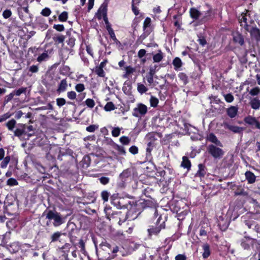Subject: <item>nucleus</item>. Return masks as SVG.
I'll return each mask as SVG.
<instances>
[{
	"instance_id": "6e6d98bb",
	"label": "nucleus",
	"mask_w": 260,
	"mask_h": 260,
	"mask_svg": "<svg viewBox=\"0 0 260 260\" xmlns=\"http://www.w3.org/2000/svg\"><path fill=\"white\" fill-rule=\"evenodd\" d=\"M66 101L63 98H57L56 99V104L59 107H61L66 104Z\"/></svg>"
},
{
	"instance_id": "7ed1b4c3",
	"label": "nucleus",
	"mask_w": 260,
	"mask_h": 260,
	"mask_svg": "<svg viewBox=\"0 0 260 260\" xmlns=\"http://www.w3.org/2000/svg\"><path fill=\"white\" fill-rule=\"evenodd\" d=\"M46 218L49 220H53V224L54 226H58L64 222L63 219L60 214L55 211L50 210L48 212Z\"/></svg>"
},
{
	"instance_id": "a19ab883",
	"label": "nucleus",
	"mask_w": 260,
	"mask_h": 260,
	"mask_svg": "<svg viewBox=\"0 0 260 260\" xmlns=\"http://www.w3.org/2000/svg\"><path fill=\"white\" fill-rule=\"evenodd\" d=\"M121 128L118 127H112V135L114 137H117L119 136Z\"/></svg>"
},
{
	"instance_id": "b1692460",
	"label": "nucleus",
	"mask_w": 260,
	"mask_h": 260,
	"mask_svg": "<svg viewBox=\"0 0 260 260\" xmlns=\"http://www.w3.org/2000/svg\"><path fill=\"white\" fill-rule=\"evenodd\" d=\"M190 15L191 18L197 19L201 16V13L196 8H191L190 10Z\"/></svg>"
},
{
	"instance_id": "bb28decb",
	"label": "nucleus",
	"mask_w": 260,
	"mask_h": 260,
	"mask_svg": "<svg viewBox=\"0 0 260 260\" xmlns=\"http://www.w3.org/2000/svg\"><path fill=\"white\" fill-rule=\"evenodd\" d=\"M64 36L61 35H57L53 37V40L56 44L62 43L64 41Z\"/></svg>"
},
{
	"instance_id": "dca6fc26",
	"label": "nucleus",
	"mask_w": 260,
	"mask_h": 260,
	"mask_svg": "<svg viewBox=\"0 0 260 260\" xmlns=\"http://www.w3.org/2000/svg\"><path fill=\"white\" fill-rule=\"evenodd\" d=\"M238 110L237 107L232 106L227 109V114L230 118H234L237 115Z\"/></svg>"
},
{
	"instance_id": "37998d69",
	"label": "nucleus",
	"mask_w": 260,
	"mask_h": 260,
	"mask_svg": "<svg viewBox=\"0 0 260 260\" xmlns=\"http://www.w3.org/2000/svg\"><path fill=\"white\" fill-rule=\"evenodd\" d=\"M223 96L225 101L228 103H232L234 100V98L231 93L225 94Z\"/></svg>"
},
{
	"instance_id": "338daca9",
	"label": "nucleus",
	"mask_w": 260,
	"mask_h": 260,
	"mask_svg": "<svg viewBox=\"0 0 260 260\" xmlns=\"http://www.w3.org/2000/svg\"><path fill=\"white\" fill-rule=\"evenodd\" d=\"M146 50L145 49H140L138 53V56L139 58H142L146 54Z\"/></svg>"
},
{
	"instance_id": "9d476101",
	"label": "nucleus",
	"mask_w": 260,
	"mask_h": 260,
	"mask_svg": "<svg viewBox=\"0 0 260 260\" xmlns=\"http://www.w3.org/2000/svg\"><path fill=\"white\" fill-rule=\"evenodd\" d=\"M223 126L225 128L229 129L234 133L240 134L242 133L243 131V128L242 127L230 124L228 122H224Z\"/></svg>"
},
{
	"instance_id": "5fc2aeb1",
	"label": "nucleus",
	"mask_w": 260,
	"mask_h": 260,
	"mask_svg": "<svg viewBox=\"0 0 260 260\" xmlns=\"http://www.w3.org/2000/svg\"><path fill=\"white\" fill-rule=\"evenodd\" d=\"M75 89L77 91L81 92L85 89V86L83 84L79 83L76 85Z\"/></svg>"
},
{
	"instance_id": "de8ad7c7",
	"label": "nucleus",
	"mask_w": 260,
	"mask_h": 260,
	"mask_svg": "<svg viewBox=\"0 0 260 260\" xmlns=\"http://www.w3.org/2000/svg\"><path fill=\"white\" fill-rule=\"evenodd\" d=\"M86 105L90 108H92L95 105L94 101L91 99H87L85 101Z\"/></svg>"
},
{
	"instance_id": "4d7b16f0",
	"label": "nucleus",
	"mask_w": 260,
	"mask_h": 260,
	"mask_svg": "<svg viewBox=\"0 0 260 260\" xmlns=\"http://www.w3.org/2000/svg\"><path fill=\"white\" fill-rule=\"evenodd\" d=\"M100 183L102 184L106 185L109 182L110 179L106 177H102L99 179Z\"/></svg>"
},
{
	"instance_id": "e433bc0d",
	"label": "nucleus",
	"mask_w": 260,
	"mask_h": 260,
	"mask_svg": "<svg viewBox=\"0 0 260 260\" xmlns=\"http://www.w3.org/2000/svg\"><path fill=\"white\" fill-rule=\"evenodd\" d=\"M10 161V156H6V157L4 158L3 160L2 161L1 164V167L2 168H6Z\"/></svg>"
},
{
	"instance_id": "49530a36",
	"label": "nucleus",
	"mask_w": 260,
	"mask_h": 260,
	"mask_svg": "<svg viewBox=\"0 0 260 260\" xmlns=\"http://www.w3.org/2000/svg\"><path fill=\"white\" fill-rule=\"evenodd\" d=\"M7 184L9 186H15L18 185V183L15 179L11 178L7 180Z\"/></svg>"
},
{
	"instance_id": "58836bf2",
	"label": "nucleus",
	"mask_w": 260,
	"mask_h": 260,
	"mask_svg": "<svg viewBox=\"0 0 260 260\" xmlns=\"http://www.w3.org/2000/svg\"><path fill=\"white\" fill-rule=\"evenodd\" d=\"M150 103L151 107H156L158 103V100L157 98L151 96L150 99Z\"/></svg>"
},
{
	"instance_id": "13d9d810",
	"label": "nucleus",
	"mask_w": 260,
	"mask_h": 260,
	"mask_svg": "<svg viewBox=\"0 0 260 260\" xmlns=\"http://www.w3.org/2000/svg\"><path fill=\"white\" fill-rule=\"evenodd\" d=\"M53 27L58 31H62L64 30V27L62 24H54Z\"/></svg>"
},
{
	"instance_id": "603ef678",
	"label": "nucleus",
	"mask_w": 260,
	"mask_h": 260,
	"mask_svg": "<svg viewBox=\"0 0 260 260\" xmlns=\"http://www.w3.org/2000/svg\"><path fill=\"white\" fill-rule=\"evenodd\" d=\"M12 15V12L10 10L6 9L3 13V16L4 18L7 19Z\"/></svg>"
},
{
	"instance_id": "a18cd8bd",
	"label": "nucleus",
	"mask_w": 260,
	"mask_h": 260,
	"mask_svg": "<svg viewBox=\"0 0 260 260\" xmlns=\"http://www.w3.org/2000/svg\"><path fill=\"white\" fill-rule=\"evenodd\" d=\"M110 193L106 190H104L101 192V197L104 202L108 201Z\"/></svg>"
},
{
	"instance_id": "20e7f679",
	"label": "nucleus",
	"mask_w": 260,
	"mask_h": 260,
	"mask_svg": "<svg viewBox=\"0 0 260 260\" xmlns=\"http://www.w3.org/2000/svg\"><path fill=\"white\" fill-rule=\"evenodd\" d=\"M147 112L148 108L145 105L142 103H138L133 109L132 115L133 116L140 119L143 117Z\"/></svg>"
},
{
	"instance_id": "6ab92c4d",
	"label": "nucleus",
	"mask_w": 260,
	"mask_h": 260,
	"mask_svg": "<svg viewBox=\"0 0 260 260\" xmlns=\"http://www.w3.org/2000/svg\"><path fill=\"white\" fill-rule=\"evenodd\" d=\"M233 40L235 43H237L241 46L243 45L244 43L242 36L238 32L233 34Z\"/></svg>"
},
{
	"instance_id": "f8f14e48",
	"label": "nucleus",
	"mask_w": 260,
	"mask_h": 260,
	"mask_svg": "<svg viewBox=\"0 0 260 260\" xmlns=\"http://www.w3.org/2000/svg\"><path fill=\"white\" fill-rule=\"evenodd\" d=\"M124 199H119L112 197L111 203L118 209L126 208V205L124 204Z\"/></svg>"
},
{
	"instance_id": "864d4df0",
	"label": "nucleus",
	"mask_w": 260,
	"mask_h": 260,
	"mask_svg": "<svg viewBox=\"0 0 260 260\" xmlns=\"http://www.w3.org/2000/svg\"><path fill=\"white\" fill-rule=\"evenodd\" d=\"M120 142L124 145H127L130 141L129 139L126 136H122L119 139Z\"/></svg>"
},
{
	"instance_id": "c03bdc74",
	"label": "nucleus",
	"mask_w": 260,
	"mask_h": 260,
	"mask_svg": "<svg viewBox=\"0 0 260 260\" xmlns=\"http://www.w3.org/2000/svg\"><path fill=\"white\" fill-rule=\"evenodd\" d=\"M99 125L95 124L90 125L86 127V130L90 133L94 132L96 129H98Z\"/></svg>"
},
{
	"instance_id": "680f3d73",
	"label": "nucleus",
	"mask_w": 260,
	"mask_h": 260,
	"mask_svg": "<svg viewBox=\"0 0 260 260\" xmlns=\"http://www.w3.org/2000/svg\"><path fill=\"white\" fill-rule=\"evenodd\" d=\"M10 248H13V252H15L16 251H18L19 249V246L18 245V244L17 243H13L12 245H10Z\"/></svg>"
},
{
	"instance_id": "423d86ee",
	"label": "nucleus",
	"mask_w": 260,
	"mask_h": 260,
	"mask_svg": "<svg viewBox=\"0 0 260 260\" xmlns=\"http://www.w3.org/2000/svg\"><path fill=\"white\" fill-rule=\"evenodd\" d=\"M241 246L245 249H249L250 246L252 247H255L256 249H258L260 247L259 244L257 242L256 240L250 238H245L244 239L241 243Z\"/></svg>"
},
{
	"instance_id": "0eeeda50",
	"label": "nucleus",
	"mask_w": 260,
	"mask_h": 260,
	"mask_svg": "<svg viewBox=\"0 0 260 260\" xmlns=\"http://www.w3.org/2000/svg\"><path fill=\"white\" fill-rule=\"evenodd\" d=\"M244 121L246 124L254 126V127L260 129V122H259L255 117L249 115L244 118Z\"/></svg>"
},
{
	"instance_id": "412c9836",
	"label": "nucleus",
	"mask_w": 260,
	"mask_h": 260,
	"mask_svg": "<svg viewBox=\"0 0 260 260\" xmlns=\"http://www.w3.org/2000/svg\"><path fill=\"white\" fill-rule=\"evenodd\" d=\"M124 69L125 72L122 75V77L125 79L129 78V75L136 71V69L131 66H127L125 67Z\"/></svg>"
},
{
	"instance_id": "5701e85b",
	"label": "nucleus",
	"mask_w": 260,
	"mask_h": 260,
	"mask_svg": "<svg viewBox=\"0 0 260 260\" xmlns=\"http://www.w3.org/2000/svg\"><path fill=\"white\" fill-rule=\"evenodd\" d=\"M203 257L204 258H206L209 256L210 255V246L208 244H204L203 245Z\"/></svg>"
},
{
	"instance_id": "f03ea898",
	"label": "nucleus",
	"mask_w": 260,
	"mask_h": 260,
	"mask_svg": "<svg viewBox=\"0 0 260 260\" xmlns=\"http://www.w3.org/2000/svg\"><path fill=\"white\" fill-rule=\"evenodd\" d=\"M221 148L214 144H210L207 146V148L209 153L214 159H220L224 154Z\"/></svg>"
},
{
	"instance_id": "69168bd1",
	"label": "nucleus",
	"mask_w": 260,
	"mask_h": 260,
	"mask_svg": "<svg viewBox=\"0 0 260 260\" xmlns=\"http://www.w3.org/2000/svg\"><path fill=\"white\" fill-rule=\"evenodd\" d=\"M157 68V66L156 65H154L153 67H151L148 74L154 75L156 72V70Z\"/></svg>"
},
{
	"instance_id": "a878e982",
	"label": "nucleus",
	"mask_w": 260,
	"mask_h": 260,
	"mask_svg": "<svg viewBox=\"0 0 260 260\" xmlns=\"http://www.w3.org/2000/svg\"><path fill=\"white\" fill-rule=\"evenodd\" d=\"M163 58V54L161 51H158V52L153 56V60L154 62H159Z\"/></svg>"
},
{
	"instance_id": "72a5a7b5",
	"label": "nucleus",
	"mask_w": 260,
	"mask_h": 260,
	"mask_svg": "<svg viewBox=\"0 0 260 260\" xmlns=\"http://www.w3.org/2000/svg\"><path fill=\"white\" fill-rule=\"evenodd\" d=\"M137 89L141 94H143L148 90V88L144 85L140 83L138 84Z\"/></svg>"
},
{
	"instance_id": "393cba45",
	"label": "nucleus",
	"mask_w": 260,
	"mask_h": 260,
	"mask_svg": "<svg viewBox=\"0 0 260 260\" xmlns=\"http://www.w3.org/2000/svg\"><path fill=\"white\" fill-rule=\"evenodd\" d=\"M173 64L174 67V69L177 70L181 67L182 64V61L180 58L176 57L173 60Z\"/></svg>"
},
{
	"instance_id": "4be33fe9",
	"label": "nucleus",
	"mask_w": 260,
	"mask_h": 260,
	"mask_svg": "<svg viewBox=\"0 0 260 260\" xmlns=\"http://www.w3.org/2000/svg\"><path fill=\"white\" fill-rule=\"evenodd\" d=\"M181 166L183 168L187 169L188 170L190 169L191 167V162L188 157L186 156H183L182 157V161L181 164Z\"/></svg>"
},
{
	"instance_id": "4c0bfd02",
	"label": "nucleus",
	"mask_w": 260,
	"mask_h": 260,
	"mask_svg": "<svg viewBox=\"0 0 260 260\" xmlns=\"http://www.w3.org/2000/svg\"><path fill=\"white\" fill-rule=\"evenodd\" d=\"M115 108V107L112 102H108L104 107V109L106 111L113 110Z\"/></svg>"
},
{
	"instance_id": "4468645a",
	"label": "nucleus",
	"mask_w": 260,
	"mask_h": 260,
	"mask_svg": "<svg viewBox=\"0 0 260 260\" xmlns=\"http://www.w3.org/2000/svg\"><path fill=\"white\" fill-rule=\"evenodd\" d=\"M207 140H208L209 141H210L211 143H212L213 144H214L215 145H217V146H219L220 147H223L222 144L217 139V138L216 137V136L214 134H213L212 133L210 134L207 136Z\"/></svg>"
},
{
	"instance_id": "39448f33",
	"label": "nucleus",
	"mask_w": 260,
	"mask_h": 260,
	"mask_svg": "<svg viewBox=\"0 0 260 260\" xmlns=\"http://www.w3.org/2000/svg\"><path fill=\"white\" fill-rule=\"evenodd\" d=\"M106 212L107 211H106ZM121 213L122 212L121 211L115 212L112 213L111 214H110V213H108L106 212V215L107 216V218L110 220H111V218L115 219L116 221L119 220L118 223L119 225H121L122 223L124 222L126 220H128L126 215L125 216H124L123 215L122 217H121Z\"/></svg>"
},
{
	"instance_id": "052dcab7",
	"label": "nucleus",
	"mask_w": 260,
	"mask_h": 260,
	"mask_svg": "<svg viewBox=\"0 0 260 260\" xmlns=\"http://www.w3.org/2000/svg\"><path fill=\"white\" fill-rule=\"evenodd\" d=\"M153 76L154 75H151L148 74L146 76V79L147 81V82L150 84H151L154 82L153 80Z\"/></svg>"
},
{
	"instance_id": "2eb2a0df",
	"label": "nucleus",
	"mask_w": 260,
	"mask_h": 260,
	"mask_svg": "<svg viewBox=\"0 0 260 260\" xmlns=\"http://www.w3.org/2000/svg\"><path fill=\"white\" fill-rule=\"evenodd\" d=\"M68 87V82L66 79H62L58 84V88L56 90L58 93L64 92Z\"/></svg>"
},
{
	"instance_id": "09e8293b",
	"label": "nucleus",
	"mask_w": 260,
	"mask_h": 260,
	"mask_svg": "<svg viewBox=\"0 0 260 260\" xmlns=\"http://www.w3.org/2000/svg\"><path fill=\"white\" fill-rule=\"evenodd\" d=\"M67 96L69 99L74 100L76 99L77 94L74 91H69L67 93Z\"/></svg>"
},
{
	"instance_id": "f704fd0d",
	"label": "nucleus",
	"mask_w": 260,
	"mask_h": 260,
	"mask_svg": "<svg viewBox=\"0 0 260 260\" xmlns=\"http://www.w3.org/2000/svg\"><path fill=\"white\" fill-rule=\"evenodd\" d=\"M178 77L181 80L184 85L188 83V77L186 75L183 73H180L178 74Z\"/></svg>"
},
{
	"instance_id": "f3484780",
	"label": "nucleus",
	"mask_w": 260,
	"mask_h": 260,
	"mask_svg": "<svg viewBox=\"0 0 260 260\" xmlns=\"http://www.w3.org/2000/svg\"><path fill=\"white\" fill-rule=\"evenodd\" d=\"M249 104L253 109L258 110L260 108V100L256 98L251 99Z\"/></svg>"
},
{
	"instance_id": "a211bd4d",
	"label": "nucleus",
	"mask_w": 260,
	"mask_h": 260,
	"mask_svg": "<svg viewBox=\"0 0 260 260\" xmlns=\"http://www.w3.org/2000/svg\"><path fill=\"white\" fill-rule=\"evenodd\" d=\"M245 175L248 183L252 184L255 181L256 177L252 172L250 171H247L245 173Z\"/></svg>"
},
{
	"instance_id": "6e6552de",
	"label": "nucleus",
	"mask_w": 260,
	"mask_h": 260,
	"mask_svg": "<svg viewBox=\"0 0 260 260\" xmlns=\"http://www.w3.org/2000/svg\"><path fill=\"white\" fill-rule=\"evenodd\" d=\"M140 212L138 211L136 206H133L126 213L128 220H133L136 219L140 214Z\"/></svg>"
},
{
	"instance_id": "ddd939ff",
	"label": "nucleus",
	"mask_w": 260,
	"mask_h": 260,
	"mask_svg": "<svg viewBox=\"0 0 260 260\" xmlns=\"http://www.w3.org/2000/svg\"><path fill=\"white\" fill-rule=\"evenodd\" d=\"M131 176V172L128 170H124L120 175H119V179L121 180L122 183L121 184L122 186L124 185V183L128 180L129 178Z\"/></svg>"
},
{
	"instance_id": "aec40b11",
	"label": "nucleus",
	"mask_w": 260,
	"mask_h": 260,
	"mask_svg": "<svg viewBox=\"0 0 260 260\" xmlns=\"http://www.w3.org/2000/svg\"><path fill=\"white\" fill-rule=\"evenodd\" d=\"M161 228V225L155 227L151 226L147 231L149 236L156 235L160 232Z\"/></svg>"
},
{
	"instance_id": "79ce46f5",
	"label": "nucleus",
	"mask_w": 260,
	"mask_h": 260,
	"mask_svg": "<svg viewBox=\"0 0 260 260\" xmlns=\"http://www.w3.org/2000/svg\"><path fill=\"white\" fill-rule=\"evenodd\" d=\"M260 92V88L258 87H255L250 90L249 94L251 95L255 96L258 95Z\"/></svg>"
},
{
	"instance_id": "3c124183",
	"label": "nucleus",
	"mask_w": 260,
	"mask_h": 260,
	"mask_svg": "<svg viewBox=\"0 0 260 260\" xmlns=\"http://www.w3.org/2000/svg\"><path fill=\"white\" fill-rule=\"evenodd\" d=\"M26 90V88L25 87H21L15 91H14L15 93V95L17 96H20L22 93H25Z\"/></svg>"
},
{
	"instance_id": "cd10ccee",
	"label": "nucleus",
	"mask_w": 260,
	"mask_h": 260,
	"mask_svg": "<svg viewBox=\"0 0 260 260\" xmlns=\"http://www.w3.org/2000/svg\"><path fill=\"white\" fill-rule=\"evenodd\" d=\"M199 171L197 173V175H198L200 177H203L205 176L206 174V171L205 170V166L202 164H199Z\"/></svg>"
},
{
	"instance_id": "473e14b6",
	"label": "nucleus",
	"mask_w": 260,
	"mask_h": 260,
	"mask_svg": "<svg viewBox=\"0 0 260 260\" xmlns=\"http://www.w3.org/2000/svg\"><path fill=\"white\" fill-rule=\"evenodd\" d=\"M94 72L99 77H104L105 75L103 69L98 66L95 68Z\"/></svg>"
},
{
	"instance_id": "ea45409f",
	"label": "nucleus",
	"mask_w": 260,
	"mask_h": 260,
	"mask_svg": "<svg viewBox=\"0 0 260 260\" xmlns=\"http://www.w3.org/2000/svg\"><path fill=\"white\" fill-rule=\"evenodd\" d=\"M98 13L102 16H106L107 14V8L105 6H101L98 10Z\"/></svg>"
},
{
	"instance_id": "bf43d9fd",
	"label": "nucleus",
	"mask_w": 260,
	"mask_h": 260,
	"mask_svg": "<svg viewBox=\"0 0 260 260\" xmlns=\"http://www.w3.org/2000/svg\"><path fill=\"white\" fill-rule=\"evenodd\" d=\"M129 151L133 154H136L138 153V148L136 146H132L129 148Z\"/></svg>"
},
{
	"instance_id": "c756f323",
	"label": "nucleus",
	"mask_w": 260,
	"mask_h": 260,
	"mask_svg": "<svg viewBox=\"0 0 260 260\" xmlns=\"http://www.w3.org/2000/svg\"><path fill=\"white\" fill-rule=\"evenodd\" d=\"M49 58V55L47 51L43 53L40 55L37 60L38 62H41L42 61H45Z\"/></svg>"
},
{
	"instance_id": "7c9ffc66",
	"label": "nucleus",
	"mask_w": 260,
	"mask_h": 260,
	"mask_svg": "<svg viewBox=\"0 0 260 260\" xmlns=\"http://www.w3.org/2000/svg\"><path fill=\"white\" fill-rule=\"evenodd\" d=\"M151 23V19L149 17H147L143 23V29L144 30H150V26Z\"/></svg>"
},
{
	"instance_id": "1a4fd4ad",
	"label": "nucleus",
	"mask_w": 260,
	"mask_h": 260,
	"mask_svg": "<svg viewBox=\"0 0 260 260\" xmlns=\"http://www.w3.org/2000/svg\"><path fill=\"white\" fill-rule=\"evenodd\" d=\"M253 25L249 27H247L246 30L250 33L251 37L252 39L258 41L260 40V31L259 30Z\"/></svg>"
},
{
	"instance_id": "774afa93",
	"label": "nucleus",
	"mask_w": 260,
	"mask_h": 260,
	"mask_svg": "<svg viewBox=\"0 0 260 260\" xmlns=\"http://www.w3.org/2000/svg\"><path fill=\"white\" fill-rule=\"evenodd\" d=\"M175 260H186V257L183 254H178L175 257Z\"/></svg>"
},
{
	"instance_id": "8fccbe9b",
	"label": "nucleus",
	"mask_w": 260,
	"mask_h": 260,
	"mask_svg": "<svg viewBox=\"0 0 260 260\" xmlns=\"http://www.w3.org/2000/svg\"><path fill=\"white\" fill-rule=\"evenodd\" d=\"M51 13V11L49 8H45L42 10L41 14L44 16L47 17L50 15Z\"/></svg>"
},
{
	"instance_id": "0e129e2a",
	"label": "nucleus",
	"mask_w": 260,
	"mask_h": 260,
	"mask_svg": "<svg viewBox=\"0 0 260 260\" xmlns=\"http://www.w3.org/2000/svg\"><path fill=\"white\" fill-rule=\"evenodd\" d=\"M24 133V131L21 129L17 128L14 132L15 136L17 137L21 136Z\"/></svg>"
},
{
	"instance_id": "e2e57ef3",
	"label": "nucleus",
	"mask_w": 260,
	"mask_h": 260,
	"mask_svg": "<svg viewBox=\"0 0 260 260\" xmlns=\"http://www.w3.org/2000/svg\"><path fill=\"white\" fill-rule=\"evenodd\" d=\"M117 150L120 154L124 155L126 153L125 149L123 146H117Z\"/></svg>"
},
{
	"instance_id": "c85d7f7f",
	"label": "nucleus",
	"mask_w": 260,
	"mask_h": 260,
	"mask_svg": "<svg viewBox=\"0 0 260 260\" xmlns=\"http://www.w3.org/2000/svg\"><path fill=\"white\" fill-rule=\"evenodd\" d=\"M65 235L66 234L62 233L59 232H56L54 233L51 236V242H55V241H57L59 239V238H60V237L61 236V235Z\"/></svg>"
},
{
	"instance_id": "c9c22d12",
	"label": "nucleus",
	"mask_w": 260,
	"mask_h": 260,
	"mask_svg": "<svg viewBox=\"0 0 260 260\" xmlns=\"http://www.w3.org/2000/svg\"><path fill=\"white\" fill-rule=\"evenodd\" d=\"M16 123V121L12 119L10 120H9L6 124V125L8 129L10 131H12L13 128H14L15 124Z\"/></svg>"
},
{
	"instance_id": "9b49d317",
	"label": "nucleus",
	"mask_w": 260,
	"mask_h": 260,
	"mask_svg": "<svg viewBox=\"0 0 260 260\" xmlns=\"http://www.w3.org/2000/svg\"><path fill=\"white\" fill-rule=\"evenodd\" d=\"M19 18L23 21H26L29 16V10L27 7H21L18 9Z\"/></svg>"
},
{
	"instance_id": "2f4dec72",
	"label": "nucleus",
	"mask_w": 260,
	"mask_h": 260,
	"mask_svg": "<svg viewBox=\"0 0 260 260\" xmlns=\"http://www.w3.org/2000/svg\"><path fill=\"white\" fill-rule=\"evenodd\" d=\"M68 18V13L66 11L62 12L58 16V20L61 22H65Z\"/></svg>"
},
{
	"instance_id": "f257e3e1",
	"label": "nucleus",
	"mask_w": 260,
	"mask_h": 260,
	"mask_svg": "<svg viewBox=\"0 0 260 260\" xmlns=\"http://www.w3.org/2000/svg\"><path fill=\"white\" fill-rule=\"evenodd\" d=\"M250 12L245 11V13H242L238 17V20L241 26L244 27L245 30L247 27L254 25V21L251 18Z\"/></svg>"
}]
</instances>
